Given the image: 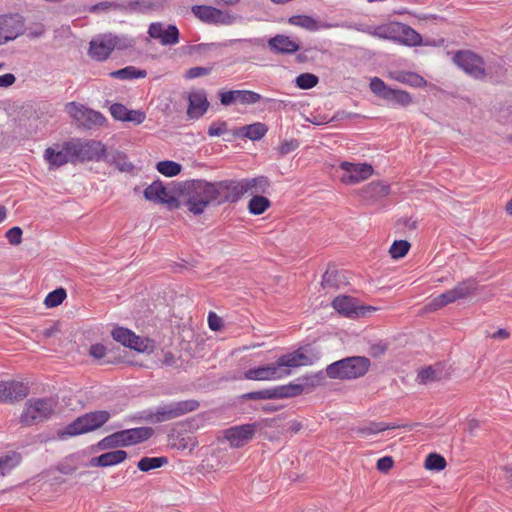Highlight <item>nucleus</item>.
<instances>
[{"label":"nucleus","instance_id":"nucleus-41","mask_svg":"<svg viewBox=\"0 0 512 512\" xmlns=\"http://www.w3.org/2000/svg\"><path fill=\"white\" fill-rule=\"evenodd\" d=\"M397 21L376 26V37L385 40L394 41L397 39Z\"/></svg>","mask_w":512,"mask_h":512},{"label":"nucleus","instance_id":"nucleus-3","mask_svg":"<svg viewBox=\"0 0 512 512\" xmlns=\"http://www.w3.org/2000/svg\"><path fill=\"white\" fill-rule=\"evenodd\" d=\"M370 364V360L364 356L347 357L329 364L326 374L331 379H356L368 372Z\"/></svg>","mask_w":512,"mask_h":512},{"label":"nucleus","instance_id":"nucleus-27","mask_svg":"<svg viewBox=\"0 0 512 512\" xmlns=\"http://www.w3.org/2000/svg\"><path fill=\"white\" fill-rule=\"evenodd\" d=\"M271 51L277 54H293L300 49L299 44L286 35H276L268 41Z\"/></svg>","mask_w":512,"mask_h":512},{"label":"nucleus","instance_id":"nucleus-14","mask_svg":"<svg viewBox=\"0 0 512 512\" xmlns=\"http://www.w3.org/2000/svg\"><path fill=\"white\" fill-rule=\"evenodd\" d=\"M343 171L340 177L344 184L352 185L368 179L373 174V167L367 163H351L343 161L339 164Z\"/></svg>","mask_w":512,"mask_h":512},{"label":"nucleus","instance_id":"nucleus-18","mask_svg":"<svg viewBox=\"0 0 512 512\" xmlns=\"http://www.w3.org/2000/svg\"><path fill=\"white\" fill-rule=\"evenodd\" d=\"M256 429L257 425L254 423L238 425L225 430L224 437L232 447L239 448L243 447L253 438Z\"/></svg>","mask_w":512,"mask_h":512},{"label":"nucleus","instance_id":"nucleus-23","mask_svg":"<svg viewBox=\"0 0 512 512\" xmlns=\"http://www.w3.org/2000/svg\"><path fill=\"white\" fill-rule=\"evenodd\" d=\"M3 403H14L24 399L29 388L23 382L19 381H3Z\"/></svg>","mask_w":512,"mask_h":512},{"label":"nucleus","instance_id":"nucleus-51","mask_svg":"<svg viewBox=\"0 0 512 512\" xmlns=\"http://www.w3.org/2000/svg\"><path fill=\"white\" fill-rule=\"evenodd\" d=\"M446 466V460L443 456L431 453L426 457L425 468L428 470H443Z\"/></svg>","mask_w":512,"mask_h":512},{"label":"nucleus","instance_id":"nucleus-50","mask_svg":"<svg viewBox=\"0 0 512 512\" xmlns=\"http://www.w3.org/2000/svg\"><path fill=\"white\" fill-rule=\"evenodd\" d=\"M410 249V243L406 240H396L389 249V253L393 259L404 257Z\"/></svg>","mask_w":512,"mask_h":512},{"label":"nucleus","instance_id":"nucleus-4","mask_svg":"<svg viewBox=\"0 0 512 512\" xmlns=\"http://www.w3.org/2000/svg\"><path fill=\"white\" fill-rule=\"evenodd\" d=\"M57 406L54 398H32L25 403L20 416L24 426H33L51 418Z\"/></svg>","mask_w":512,"mask_h":512},{"label":"nucleus","instance_id":"nucleus-35","mask_svg":"<svg viewBox=\"0 0 512 512\" xmlns=\"http://www.w3.org/2000/svg\"><path fill=\"white\" fill-rule=\"evenodd\" d=\"M304 391V385L289 383L274 387L275 399H283L300 395Z\"/></svg>","mask_w":512,"mask_h":512},{"label":"nucleus","instance_id":"nucleus-61","mask_svg":"<svg viewBox=\"0 0 512 512\" xmlns=\"http://www.w3.org/2000/svg\"><path fill=\"white\" fill-rule=\"evenodd\" d=\"M298 147H299V142L295 139L290 140V141H284L279 146V153L282 156L287 155V154L293 152L294 150H296Z\"/></svg>","mask_w":512,"mask_h":512},{"label":"nucleus","instance_id":"nucleus-17","mask_svg":"<svg viewBox=\"0 0 512 512\" xmlns=\"http://www.w3.org/2000/svg\"><path fill=\"white\" fill-rule=\"evenodd\" d=\"M24 31V22L18 14L0 16V45L16 39Z\"/></svg>","mask_w":512,"mask_h":512},{"label":"nucleus","instance_id":"nucleus-54","mask_svg":"<svg viewBox=\"0 0 512 512\" xmlns=\"http://www.w3.org/2000/svg\"><path fill=\"white\" fill-rule=\"evenodd\" d=\"M243 398L247 400L275 399L274 388L249 392L244 394Z\"/></svg>","mask_w":512,"mask_h":512},{"label":"nucleus","instance_id":"nucleus-32","mask_svg":"<svg viewBox=\"0 0 512 512\" xmlns=\"http://www.w3.org/2000/svg\"><path fill=\"white\" fill-rule=\"evenodd\" d=\"M103 162L115 165L122 172H130L134 168V165L128 160L126 154L117 150H106Z\"/></svg>","mask_w":512,"mask_h":512},{"label":"nucleus","instance_id":"nucleus-19","mask_svg":"<svg viewBox=\"0 0 512 512\" xmlns=\"http://www.w3.org/2000/svg\"><path fill=\"white\" fill-rule=\"evenodd\" d=\"M148 34L165 46L175 45L179 42V30L175 25L165 26L161 22H153L149 25Z\"/></svg>","mask_w":512,"mask_h":512},{"label":"nucleus","instance_id":"nucleus-1","mask_svg":"<svg viewBox=\"0 0 512 512\" xmlns=\"http://www.w3.org/2000/svg\"><path fill=\"white\" fill-rule=\"evenodd\" d=\"M185 205L193 215H201L206 208L215 203L213 182L204 179H193L185 183Z\"/></svg>","mask_w":512,"mask_h":512},{"label":"nucleus","instance_id":"nucleus-46","mask_svg":"<svg viewBox=\"0 0 512 512\" xmlns=\"http://www.w3.org/2000/svg\"><path fill=\"white\" fill-rule=\"evenodd\" d=\"M111 334L115 341L128 348L131 345L133 339H135V334L131 330L123 327L114 328Z\"/></svg>","mask_w":512,"mask_h":512},{"label":"nucleus","instance_id":"nucleus-38","mask_svg":"<svg viewBox=\"0 0 512 512\" xmlns=\"http://www.w3.org/2000/svg\"><path fill=\"white\" fill-rule=\"evenodd\" d=\"M118 447H126L121 431L110 434L97 443V448L100 450L114 449Z\"/></svg>","mask_w":512,"mask_h":512},{"label":"nucleus","instance_id":"nucleus-64","mask_svg":"<svg viewBox=\"0 0 512 512\" xmlns=\"http://www.w3.org/2000/svg\"><path fill=\"white\" fill-rule=\"evenodd\" d=\"M45 33V27L42 24H36L33 27L28 28L27 36L30 39H36L43 36Z\"/></svg>","mask_w":512,"mask_h":512},{"label":"nucleus","instance_id":"nucleus-45","mask_svg":"<svg viewBox=\"0 0 512 512\" xmlns=\"http://www.w3.org/2000/svg\"><path fill=\"white\" fill-rule=\"evenodd\" d=\"M156 169L164 176L174 177L181 172L182 166L177 162L165 160L158 162Z\"/></svg>","mask_w":512,"mask_h":512},{"label":"nucleus","instance_id":"nucleus-12","mask_svg":"<svg viewBox=\"0 0 512 512\" xmlns=\"http://www.w3.org/2000/svg\"><path fill=\"white\" fill-rule=\"evenodd\" d=\"M215 203L221 205L224 203L238 202L242 194V185L240 180L227 179L222 181L213 182Z\"/></svg>","mask_w":512,"mask_h":512},{"label":"nucleus","instance_id":"nucleus-8","mask_svg":"<svg viewBox=\"0 0 512 512\" xmlns=\"http://www.w3.org/2000/svg\"><path fill=\"white\" fill-rule=\"evenodd\" d=\"M73 143V154L75 163L77 162H88L103 161L104 153L106 152L105 145L97 140H83L80 138H72Z\"/></svg>","mask_w":512,"mask_h":512},{"label":"nucleus","instance_id":"nucleus-34","mask_svg":"<svg viewBox=\"0 0 512 512\" xmlns=\"http://www.w3.org/2000/svg\"><path fill=\"white\" fill-rule=\"evenodd\" d=\"M239 131L243 137H246L252 141H257L266 135L268 127L264 123L256 122L241 127Z\"/></svg>","mask_w":512,"mask_h":512},{"label":"nucleus","instance_id":"nucleus-37","mask_svg":"<svg viewBox=\"0 0 512 512\" xmlns=\"http://www.w3.org/2000/svg\"><path fill=\"white\" fill-rule=\"evenodd\" d=\"M333 308L339 313L350 316L351 314L356 313L354 299L350 296H338L332 302Z\"/></svg>","mask_w":512,"mask_h":512},{"label":"nucleus","instance_id":"nucleus-57","mask_svg":"<svg viewBox=\"0 0 512 512\" xmlns=\"http://www.w3.org/2000/svg\"><path fill=\"white\" fill-rule=\"evenodd\" d=\"M227 130V123L225 121H215L209 126L208 135L211 137L221 136L226 133Z\"/></svg>","mask_w":512,"mask_h":512},{"label":"nucleus","instance_id":"nucleus-63","mask_svg":"<svg viewBox=\"0 0 512 512\" xmlns=\"http://www.w3.org/2000/svg\"><path fill=\"white\" fill-rule=\"evenodd\" d=\"M89 354L95 359H102L106 355V347L100 343L91 345Z\"/></svg>","mask_w":512,"mask_h":512},{"label":"nucleus","instance_id":"nucleus-15","mask_svg":"<svg viewBox=\"0 0 512 512\" xmlns=\"http://www.w3.org/2000/svg\"><path fill=\"white\" fill-rule=\"evenodd\" d=\"M453 60L458 67L474 78H482L485 75L482 58L471 51H458Z\"/></svg>","mask_w":512,"mask_h":512},{"label":"nucleus","instance_id":"nucleus-55","mask_svg":"<svg viewBox=\"0 0 512 512\" xmlns=\"http://www.w3.org/2000/svg\"><path fill=\"white\" fill-rule=\"evenodd\" d=\"M128 108L121 103H114L110 107V113L115 120L125 121L128 114Z\"/></svg>","mask_w":512,"mask_h":512},{"label":"nucleus","instance_id":"nucleus-60","mask_svg":"<svg viewBox=\"0 0 512 512\" xmlns=\"http://www.w3.org/2000/svg\"><path fill=\"white\" fill-rule=\"evenodd\" d=\"M151 8V2L149 0H133L130 1L127 9L130 11H145Z\"/></svg>","mask_w":512,"mask_h":512},{"label":"nucleus","instance_id":"nucleus-33","mask_svg":"<svg viewBox=\"0 0 512 512\" xmlns=\"http://www.w3.org/2000/svg\"><path fill=\"white\" fill-rule=\"evenodd\" d=\"M390 193V186L384 182H371L362 190V195L370 201H377Z\"/></svg>","mask_w":512,"mask_h":512},{"label":"nucleus","instance_id":"nucleus-44","mask_svg":"<svg viewBox=\"0 0 512 512\" xmlns=\"http://www.w3.org/2000/svg\"><path fill=\"white\" fill-rule=\"evenodd\" d=\"M168 462L166 457H143L139 460L137 467L143 472L160 468Z\"/></svg>","mask_w":512,"mask_h":512},{"label":"nucleus","instance_id":"nucleus-6","mask_svg":"<svg viewBox=\"0 0 512 512\" xmlns=\"http://www.w3.org/2000/svg\"><path fill=\"white\" fill-rule=\"evenodd\" d=\"M133 46V40L113 34L98 35L90 42L89 55L97 61L106 60L114 49L123 50Z\"/></svg>","mask_w":512,"mask_h":512},{"label":"nucleus","instance_id":"nucleus-48","mask_svg":"<svg viewBox=\"0 0 512 512\" xmlns=\"http://www.w3.org/2000/svg\"><path fill=\"white\" fill-rule=\"evenodd\" d=\"M67 297L66 290L64 288H57L46 296L44 304L47 308H54L59 306Z\"/></svg>","mask_w":512,"mask_h":512},{"label":"nucleus","instance_id":"nucleus-31","mask_svg":"<svg viewBox=\"0 0 512 512\" xmlns=\"http://www.w3.org/2000/svg\"><path fill=\"white\" fill-rule=\"evenodd\" d=\"M388 76H389V78H391L399 83H402V84H405V85H408L411 87H415V88H421V87H425L427 85V81L422 76H420L419 74H417L415 72H411V71H404V70L391 71V72H389Z\"/></svg>","mask_w":512,"mask_h":512},{"label":"nucleus","instance_id":"nucleus-21","mask_svg":"<svg viewBox=\"0 0 512 512\" xmlns=\"http://www.w3.org/2000/svg\"><path fill=\"white\" fill-rule=\"evenodd\" d=\"M245 378L257 381H271L285 378V373L281 372L277 361H275L274 363L247 370Z\"/></svg>","mask_w":512,"mask_h":512},{"label":"nucleus","instance_id":"nucleus-11","mask_svg":"<svg viewBox=\"0 0 512 512\" xmlns=\"http://www.w3.org/2000/svg\"><path fill=\"white\" fill-rule=\"evenodd\" d=\"M219 99L222 105L230 106L235 103H240L242 105H253L263 100L266 103L275 102L278 103V107L281 104H284V101L272 98H263L259 93L251 91V90H229V91H220Z\"/></svg>","mask_w":512,"mask_h":512},{"label":"nucleus","instance_id":"nucleus-40","mask_svg":"<svg viewBox=\"0 0 512 512\" xmlns=\"http://www.w3.org/2000/svg\"><path fill=\"white\" fill-rule=\"evenodd\" d=\"M271 205L268 198L262 195H254L248 203V211L253 215L263 214Z\"/></svg>","mask_w":512,"mask_h":512},{"label":"nucleus","instance_id":"nucleus-58","mask_svg":"<svg viewBox=\"0 0 512 512\" xmlns=\"http://www.w3.org/2000/svg\"><path fill=\"white\" fill-rule=\"evenodd\" d=\"M215 43H200L196 45H189L186 47V53L188 54H202L216 48Z\"/></svg>","mask_w":512,"mask_h":512},{"label":"nucleus","instance_id":"nucleus-20","mask_svg":"<svg viewBox=\"0 0 512 512\" xmlns=\"http://www.w3.org/2000/svg\"><path fill=\"white\" fill-rule=\"evenodd\" d=\"M144 197L152 202L167 204L169 208H178L179 201L169 195L166 187L160 180L154 181L144 190Z\"/></svg>","mask_w":512,"mask_h":512},{"label":"nucleus","instance_id":"nucleus-2","mask_svg":"<svg viewBox=\"0 0 512 512\" xmlns=\"http://www.w3.org/2000/svg\"><path fill=\"white\" fill-rule=\"evenodd\" d=\"M199 402L193 399L162 404L140 413V419L150 423L166 422L195 411Z\"/></svg>","mask_w":512,"mask_h":512},{"label":"nucleus","instance_id":"nucleus-28","mask_svg":"<svg viewBox=\"0 0 512 512\" xmlns=\"http://www.w3.org/2000/svg\"><path fill=\"white\" fill-rule=\"evenodd\" d=\"M121 433L125 446L128 447L148 440L154 434V430L151 427H136L121 430Z\"/></svg>","mask_w":512,"mask_h":512},{"label":"nucleus","instance_id":"nucleus-10","mask_svg":"<svg viewBox=\"0 0 512 512\" xmlns=\"http://www.w3.org/2000/svg\"><path fill=\"white\" fill-rule=\"evenodd\" d=\"M192 13L202 22L211 25H232L241 17L227 10L207 5H195Z\"/></svg>","mask_w":512,"mask_h":512},{"label":"nucleus","instance_id":"nucleus-36","mask_svg":"<svg viewBox=\"0 0 512 512\" xmlns=\"http://www.w3.org/2000/svg\"><path fill=\"white\" fill-rule=\"evenodd\" d=\"M476 289V281L473 279H467L458 283L454 288L451 289V291L454 294L455 299L457 301L471 296L472 294H474Z\"/></svg>","mask_w":512,"mask_h":512},{"label":"nucleus","instance_id":"nucleus-13","mask_svg":"<svg viewBox=\"0 0 512 512\" xmlns=\"http://www.w3.org/2000/svg\"><path fill=\"white\" fill-rule=\"evenodd\" d=\"M72 147V139L63 142L61 145L57 144L52 147H48L44 151L43 157L49 164V168H59L67 163L75 164Z\"/></svg>","mask_w":512,"mask_h":512},{"label":"nucleus","instance_id":"nucleus-24","mask_svg":"<svg viewBox=\"0 0 512 512\" xmlns=\"http://www.w3.org/2000/svg\"><path fill=\"white\" fill-rule=\"evenodd\" d=\"M290 25L301 27L307 31L314 32L322 29H330L336 27L335 24L321 22L308 15H294L288 19Z\"/></svg>","mask_w":512,"mask_h":512},{"label":"nucleus","instance_id":"nucleus-30","mask_svg":"<svg viewBox=\"0 0 512 512\" xmlns=\"http://www.w3.org/2000/svg\"><path fill=\"white\" fill-rule=\"evenodd\" d=\"M397 30L395 42L406 46H419L422 44L421 35L409 25L399 22Z\"/></svg>","mask_w":512,"mask_h":512},{"label":"nucleus","instance_id":"nucleus-29","mask_svg":"<svg viewBox=\"0 0 512 512\" xmlns=\"http://www.w3.org/2000/svg\"><path fill=\"white\" fill-rule=\"evenodd\" d=\"M127 458L124 450H115L103 453L90 460L91 467H110L122 463Z\"/></svg>","mask_w":512,"mask_h":512},{"label":"nucleus","instance_id":"nucleus-9","mask_svg":"<svg viewBox=\"0 0 512 512\" xmlns=\"http://www.w3.org/2000/svg\"><path fill=\"white\" fill-rule=\"evenodd\" d=\"M370 90L381 99L387 101L393 106L406 107L412 103V96L410 93L400 89H393L388 87L385 82L379 77H374L370 80Z\"/></svg>","mask_w":512,"mask_h":512},{"label":"nucleus","instance_id":"nucleus-5","mask_svg":"<svg viewBox=\"0 0 512 512\" xmlns=\"http://www.w3.org/2000/svg\"><path fill=\"white\" fill-rule=\"evenodd\" d=\"M110 417V413L106 410L85 413L68 424L63 431L60 432V436L62 438L72 437L94 431L108 422Z\"/></svg>","mask_w":512,"mask_h":512},{"label":"nucleus","instance_id":"nucleus-7","mask_svg":"<svg viewBox=\"0 0 512 512\" xmlns=\"http://www.w3.org/2000/svg\"><path fill=\"white\" fill-rule=\"evenodd\" d=\"M66 108L76 124L84 129H95L103 126L106 122V118L101 112L90 109L83 104L70 102L66 105Z\"/></svg>","mask_w":512,"mask_h":512},{"label":"nucleus","instance_id":"nucleus-47","mask_svg":"<svg viewBox=\"0 0 512 512\" xmlns=\"http://www.w3.org/2000/svg\"><path fill=\"white\" fill-rule=\"evenodd\" d=\"M21 462V456L19 453H13L12 455H6L0 457V472L4 476L9 473L13 468L18 466Z\"/></svg>","mask_w":512,"mask_h":512},{"label":"nucleus","instance_id":"nucleus-22","mask_svg":"<svg viewBox=\"0 0 512 512\" xmlns=\"http://www.w3.org/2000/svg\"><path fill=\"white\" fill-rule=\"evenodd\" d=\"M188 100L189 106L187 109V115L189 118L199 119L206 113L209 107V102L204 90L191 92Z\"/></svg>","mask_w":512,"mask_h":512},{"label":"nucleus","instance_id":"nucleus-39","mask_svg":"<svg viewBox=\"0 0 512 512\" xmlns=\"http://www.w3.org/2000/svg\"><path fill=\"white\" fill-rule=\"evenodd\" d=\"M110 76L121 80L139 79L146 76V71L137 69L134 66H127L125 68L111 72Z\"/></svg>","mask_w":512,"mask_h":512},{"label":"nucleus","instance_id":"nucleus-49","mask_svg":"<svg viewBox=\"0 0 512 512\" xmlns=\"http://www.w3.org/2000/svg\"><path fill=\"white\" fill-rule=\"evenodd\" d=\"M318 77L312 73H302L296 77V86L300 89L307 90L318 84Z\"/></svg>","mask_w":512,"mask_h":512},{"label":"nucleus","instance_id":"nucleus-43","mask_svg":"<svg viewBox=\"0 0 512 512\" xmlns=\"http://www.w3.org/2000/svg\"><path fill=\"white\" fill-rule=\"evenodd\" d=\"M393 428L394 426L389 425L385 422H370L366 425L357 428L356 432L362 436H370Z\"/></svg>","mask_w":512,"mask_h":512},{"label":"nucleus","instance_id":"nucleus-26","mask_svg":"<svg viewBox=\"0 0 512 512\" xmlns=\"http://www.w3.org/2000/svg\"><path fill=\"white\" fill-rule=\"evenodd\" d=\"M449 376L444 363H436L435 365L428 366L419 371L417 379L421 384H428L435 381H440Z\"/></svg>","mask_w":512,"mask_h":512},{"label":"nucleus","instance_id":"nucleus-53","mask_svg":"<svg viewBox=\"0 0 512 512\" xmlns=\"http://www.w3.org/2000/svg\"><path fill=\"white\" fill-rule=\"evenodd\" d=\"M455 301H456L455 296L450 289V290H447L444 293L438 295L437 297H435L433 299L431 305L435 309H438V308H442L450 303H453Z\"/></svg>","mask_w":512,"mask_h":512},{"label":"nucleus","instance_id":"nucleus-52","mask_svg":"<svg viewBox=\"0 0 512 512\" xmlns=\"http://www.w3.org/2000/svg\"><path fill=\"white\" fill-rule=\"evenodd\" d=\"M129 348L134 349L138 352H152L154 349V342L148 338H141L135 335Z\"/></svg>","mask_w":512,"mask_h":512},{"label":"nucleus","instance_id":"nucleus-56","mask_svg":"<svg viewBox=\"0 0 512 512\" xmlns=\"http://www.w3.org/2000/svg\"><path fill=\"white\" fill-rule=\"evenodd\" d=\"M211 70L212 68L210 67H192L185 72L184 77L186 79L192 80L198 77L209 75L211 73Z\"/></svg>","mask_w":512,"mask_h":512},{"label":"nucleus","instance_id":"nucleus-62","mask_svg":"<svg viewBox=\"0 0 512 512\" xmlns=\"http://www.w3.org/2000/svg\"><path fill=\"white\" fill-rule=\"evenodd\" d=\"M146 118L144 112L140 110H128L126 122H133L135 124H141Z\"/></svg>","mask_w":512,"mask_h":512},{"label":"nucleus","instance_id":"nucleus-16","mask_svg":"<svg viewBox=\"0 0 512 512\" xmlns=\"http://www.w3.org/2000/svg\"><path fill=\"white\" fill-rule=\"evenodd\" d=\"M276 361L281 372L285 373V377H287L291 374V369L312 365L314 359L305 353L302 348H299L290 353L281 355Z\"/></svg>","mask_w":512,"mask_h":512},{"label":"nucleus","instance_id":"nucleus-42","mask_svg":"<svg viewBox=\"0 0 512 512\" xmlns=\"http://www.w3.org/2000/svg\"><path fill=\"white\" fill-rule=\"evenodd\" d=\"M342 284V276L341 273L336 269H328L321 281V285L323 288H331V289H338L340 285Z\"/></svg>","mask_w":512,"mask_h":512},{"label":"nucleus","instance_id":"nucleus-59","mask_svg":"<svg viewBox=\"0 0 512 512\" xmlns=\"http://www.w3.org/2000/svg\"><path fill=\"white\" fill-rule=\"evenodd\" d=\"M6 238L11 245H19L22 242V229L18 226L10 228L6 232Z\"/></svg>","mask_w":512,"mask_h":512},{"label":"nucleus","instance_id":"nucleus-25","mask_svg":"<svg viewBox=\"0 0 512 512\" xmlns=\"http://www.w3.org/2000/svg\"><path fill=\"white\" fill-rule=\"evenodd\" d=\"M242 185V194L261 195L265 194L270 188V180L266 176L254 178H244L240 180Z\"/></svg>","mask_w":512,"mask_h":512}]
</instances>
